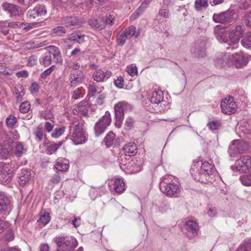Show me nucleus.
Segmentation results:
<instances>
[{
    "mask_svg": "<svg viewBox=\"0 0 251 251\" xmlns=\"http://www.w3.org/2000/svg\"><path fill=\"white\" fill-rule=\"evenodd\" d=\"M215 169L212 161H204L197 159L194 162L190 170L194 179L201 183H206L210 181V176Z\"/></svg>",
    "mask_w": 251,
    "mask_h": 251,
    "instance_id": "obj_1",
    "label": "nucleus"
},
{
    "mask_svg": "<svg viewBox=\"0 0 251 251\" xmlns=\"http://www.w3.org/2000/svg\"><path fill=\"white\" fill-rule=\"evenodd\" d=\"M55 241L58 247L57 251H71L77 245L76 239L72 237L59 236Z\"/></svg>",
    "mask_w": 251,
    "mask_h": 251,
    "instance_id": "obj_2",
    "label": "nucleus"
},
{
    "mask_svg": "<svg viewBox=\"0 0 251 251\" xmlns=\"http://www.w3.org/2000/svg\"><path fill=\"white\" fill-rule=\"evenodd\" d=\"M129 108V105L126 101L119 102L114 106L115 111V125L118 128H120L123 124L125 112Z\"/></svg>",
    "mask_w": 251,
    "mask_h": 251,
    "instance_id": "obj_3",
    "label": "nucleus"
},
{
    "mask_svg": "<svg viewBox=\"0 0 251 251\" xmlns=\"http://www.w3.org/2000/svg\"><path fill=\"white\" fill-rule=\"evenodd\" d=\"M251 147V145L248 142L235 140L229 146L228 152L230 156L236 155L248 151Z\"/></svg>",
    "mask_w": 251,
    "mask_h": 251,
    "instance_id": "obj_4",
    "label": "nucleus"
},
{
    "mask_svg": "<svg viewBox=\"0 0 251 251\" xmlns=\"http://www.w3.org/2000/svg\"><path fill=\"white\" fill-rule=\"evenodd\" d=\"M235 14V10L229 8L225 12L214 14L213 15V20L217 23L222 24H230L235 22V19L234 18Z\"/></svg>",
    "mask_w": 251,
    "mask_h": 251,
    "instance_id": "obj_5",
    "label": "nucleus"
},
{
    "mask_svg": "<svg viewBox=\"0 0 251 251\" xmlns=\"http://www.w3.org/2000/svg\"><path fill=\"white\" fill-rule=\"evenodd\" d=\"M12 164L2 163L0 170V182L1 183L10 182L14 172L18 169V166H12Z\"/></svg>",
    "mask_w": 251,
    "mask_h": 251,
    "instance_id": "obj_6",
    "label": "nucleus"
},
{
    "mask_svg": "<svg viewBox=\"0 0 251 251\" xmlns=\"http://www.w3.org/2000/svg\"><path fill=\"white\" fill-rule=\"evenodd\" d=\"M74 126L71 127L73 130L71 135V140L75 145L81 144L85 143L86 137L83 130L82 125L79 123L74 125Z\"/></svg>",
    "mask_w": 251,
    "mask_h": 251,
    "instance_id": "obj_7",
    "label": "nucleus"
},
{
    "mask_svg": "<svg viewBox=\"0 0 251 251\" xmlns=\"http://www.w3.org/2000/svg\"><path fill=\"white\" fill-rule=\"evenodd\" d=\"M111 123V114L109 112L106 111L105 114L95 124L94 130L96 136H98L103 133Z\"/></svg>",
    "mask_w": 251,
    "mask_h": 251,
    "instance_id": "obj_8",
    "label": "nucleus"
},
{
    "mask_svg": "<svg viewBox=\"0 0 251 251\" xmlns=\"http://www.w3.org/2000/svg\"><path fill=\"white\" fill-rule=\"evenodd\" d=\"M160 189L162 193L170 197H177L180 191V187L178 184L167 183L164 181L160 182Z\"/></svg>",
    "mask_w": 251,
    "mask_h": 251,
    "instance_id": "obj_9",
    "label": "nucleus"
},
{
    "mask_svg": "<svg viewBox=\"0 0 251 251\" xmlns=\"http://www.w3.org/2000/svg\"><path fill=\"white\" fill-rule=\"evenodd\" d=\"M250 58V56L242 52L234 53L230 55L231 65H233L236 68H241L248 64Z\"/></svg>",
    "mask_w": 251,
    "mask_h": 251,
    "instance_id": "obj_10",
    "label": "nucleus"
},
{
    "mask_svg": "<svg viewBox=\"0 0 251 251\" xmlns=\"http://www.w3.org/2000/svg\"><path fill=\"white\" fill-rule=\"evenodd\" d=\"M222 111L228 115L235 112L237 109V104L232 97H229L223 100L221 103Z\"/></svg>",
    "mask_w": 251,
    "mask_h": 251,
    "instance_id": "obj_11",
    "label": "nucleus"
},
{
    "mask_svg": "<svg viewBox=\"0 0 251 251\" xmlns=\"http://www.w3.org/2000/svg\"><path fill=\"white\" fill-rule=\"evenodd\" d=\"M132 159L133 158H121V159L119 160L121 168L124 170L126 169L131 173L140 172L139 165L133 166V164L137 161Z\"/></svg>",
    "mask_w": 251,
    "mask_h": 251,
    "instance_id": "obj_12",
    "label": "nucleus"
},
{
    "mask_svg": "<svg viewBox=\"0 0 251 251\" xmlns=\"http://www.w3.org/2000/svg\"><path fill=\"white\" fill-rule=\"evenodd\" d=\"M233 170L246 172L251 169V158H240L236 160L234 165L231 166Z\"/></svg>",
    "mask_w": 251,
    "mask_h": 251,
    "instance_id": "obj_13",
    "label": "nucleus"
},
{
    "mask_svg": "<svg viewBox=\"0 0 251 251\" xmlns=\"http://www.w3.org/2000/svg\"><path fill=\"white\" fill-rule=\"evenodd\" d=\"M205 47L206 43L204 41H197L191 49V52L196 57H203L206 55Z\"/></svg>",
    "mask_w": 251,
    "mask_h": 251,
    "instance_id": "obj_14",
    "label": "nucleus"
},
{
    "mask_svg": "<svg viewBox=\"0 0 251 251\" xmlns=\"http://www.w3.org/2000/svg\"><path fill=\"white\" fill-rule=\"evenodd\" d=\"M214 63L217 68H223L226 66H230V55L227 53H219L216 55L214 59Z\"/></svg>",
    "mask_w": 251,
    "mask_h": 251,
    "instance_id": "obj_15",
    "label": "nucleus"
},
{
    "mask_svg": "<svg viewBox=\"0 0 251 251\" xmlns=\"http://www.w3.org/2000/svg\"><path fill=\"white\" fill-rule=\"evenodd\" d=\"M244 30L240 25H237L229 34V40L230 44H233V45H236L238 43L240 38L243 36Z\"/></svg>",
    "mask_w": 251,
    "mask_h": 251,
    "instance_id": "obj_16",
    "label": "nucleus"
},
{
    "mask_svg": "<svg viewBox=\"0 0 251 251\" xmlns=\"http://www.w3.org/2000/svg\"><path fill=\"white\" fill-rule=\"evenodd\" d=\"M214 33L217 40L220 42L227 43L230 44L229 37L225 28L221 25H217L214 29Z\"/></svg>",
    "mask_w": 251,
    "mask_h": 251,
    "instance_id": "obj_17",
    "label": "nucleus"
},
{
    "mask_svg": "<svg viewBox=\"0 0 251 251\" xmlns=\"http://www.w3.org/2000/svg\"><path fill=\"white\" fill-rule=\"evenodd\" d=\"M84 78V74L82 71H72L69 80L71 86H75L81 83Z\"/></svg>",
    "mask_w": 251,
    "mask_h": 251,
    "instance_id": "obj_18",
    "label": "nucleus"
},
{
    "mask_svg": "<svg viewBox=\"0 0 251 251\" xmlns=\"http://www.w3.org/2000/svg\"><path fill=\"white\" fill-rule=\"evenodd\" d=\"M11 210L10 201L5 196V194L0 192V212L5 214L9 213Z\"/></svg>",
    "mask_w": 251,
    "mask_h": 251,
    "instance_id": "obj_19",
    "label": "nucleus"
},
{
    "mask_svg": "<svg viewBox=\"0 0 251 251\" xmlns=\"http://www.w3.org/2000/svg\"><path fill=\"white\" fill-rule=\"evenodd\" d=\"M111 75V72L109 71L103 72L101 70H97L93 75L94 79L97 82H101L107 80Z\"/></svg>",
    "mask_w": 251,
    "mask_h": 251,
    "instance_id": "obj_20",
    "label": "nucleus"
},
{
    "mask_svg": "<svg viewBox=\"0 0 251 251\" xmlns=\"http://www.w3.org/2000/svg\"><path fill=\"white\" fill-rule=\"evenodd\" d=\"M47 49L49 52L50 54H51L53 55L54 62L56 63L62 62V58L61 52L57 47L49 46L47 47Z\"/></svg>",
    "mask_w": 251,
    "mask_h": 251,
    "instance_id": "obj_21",
    "label": "nucleus"
},
{
    "mask_svg": "<svg viewBox=\"0 0 251 251\" xmlns=\"http://www.w3.org/2000/svg\"><path fill=\"white\" fill-rule=\"evenodd\" d=\"M137 146L134 142L128 143L123 148L125 155L129 157L135 156L137 152Z\"/></svg>",
    "mask_w": 251,
    "mask_h": 251,
    "instance_id": "obj_22",
    "label": "nucleus"
},
{
    "mask_svg": "<svg viewBox=\"0 0 251 251\" xmlns=\"http://www.w3.org/2000/svg\"><path fill=\"white\" fill-rule=\"evenodd\" d=\"M4 10L8 12L11 16H17L19 14L20 8L16 5L8 2H4L2 4Z\"/></svg>",
    "mask_w": 251,
    "mask_h": 251,
    "instance_id": "obj_23",
    "label": "nucleus"
},
{
    "mask_svg": "<svg viewBox=\"0 0 251 251\" xmlns=\"http://www.w3.org/2000/svg\"><path fill=\"white\" fill-rule=\"evenodd\" d=\"M88 23L92 27L96 29L101 30L104 28L103 18L102 17L92 19L89 21Z\"/></svg>",
    "mask_w": 251,
    "mask_h": 251,
    "instance_id": "obj_24",
    "label": "nucleus"
},
{
    "mask_svg": "<svg viewBox=\"0 0 251 251\" xmlns=\"http://www.w3.org/2000/svg\"><path fill=\"white\" fill-rule=\"evenodd\" d=\"M31 178V173L27 170H22L19 174V182L21 185H25Z\"/></svg>",
    "mask_w": 251,
    "mask_h": 251,
    "instance_id": "obj_25",
    "label": "nucleus"
},
{
    "mask_svg": "<svg viewBox=\"0 0 251 251\" xmlns=\"http://www.w3.org/2000/svg\"><path fill=\"white\" fill-rule=\"evenodd\" d=\"M186 229L191 232L193 236H195L197 234V232L199 230V226L198 224L194 221H188L185 224Z\"/></svg>",
    "mask_w": 251,
    "mask_h": 251,
    "instance_id": "obj_26",
    "label": "nucleus"
},
{
    "mask_svg": "<svg viewBox=\"0 0 251 251\" xmlns=\"http://www.w3.org/2000/svg\"><path fill=\"white\" fill-rule=\"evenodd\" d=\"M163 99V93L161 90H158L152 93L150 101L152 103L158 104L162 101Z\"/></svg>",
    "mask_w": 251,
    "mask_h": 251,
    "instance_id": "obj_27",
    "label": "nucleus"
},
{
    "mask_svg": "<svg viewBox=\"0 0 251 251\" xmlns=\"http://www.w3.org/2000/svg\"><path fill=\"white\" fill-rule=\"evenodd\" d=\"M64 24L66 27L70 28L80 25L78 19L73 17L65 18L64 20Z\"/></svg>",
    "mask_w": 251,
    "mask_h": 251,
    "instance_id": "obj_28",
    "label": "nucleus"
},
{
    "mask_svg": "<svg viewBox=\"0 0 251 251\" xmlns=\"http://www.w3.org/2000/svg\"><path fill=\"white\" fill-rule=\"evenodd\" d=\"M113 189L118 194L123 193L125 190V183L123 179L120 178L116 179L114 181Z\"/></svg>",
    "mask_w": 251,
    "mask_h": 251,
    "instance_id": "obj_29",
    "label": "nucleus"
},
{
    "mask_svg": "<svg viewBox=\"0 0 251 251\" xmlns=\"http://www.w3.org/2000/svg\"><path fill=\"white\" fill-rule=\"evenodd\" d=\"M125 33L126 34V36L129 38H130L132 37L135 38H137L140 33V31L139 30H136V28L133 26H130L127 28H126L124 30Z\"/></svg>",
    "mask_w": 251,
    "mask_h": 251,
    "instance_id": "obj_30",
    "label": "nucleus"
},
{
    "mask_svg": "<svg viewBox=\"0 0 251 251\" xmlns=\"http://www.w3.org/2000/svg\"><path fill=\"white\" fill-rule=\"evenodd\" d=\"M152 0H144L140 7L138 8L137 10V13L133 14L131 17L130 19L132 20H135L139 13L142 12L148 6L149 4L151 2Z\"/></svg>",
    "mask_w": 251,
    "mask_h": 251,
    "instance_id": "obj_31",
    "label": "nucleus"
},
{
    "mask_svg": "<svg viewBox=\"0 0 251 251\" xmlns=\"http://www.w3.org/2000/svg\"><path fill=\"white\" fill-rule=\"evenodd\" d=\"M88 101L83 100L80 102L77 106V110L82 115H86L88 110Z\"/></svg>",
    "mask_w": 251,
    "mask_h": 251,
    "instance_id": "obj_32",
    "label": "nucleus"
},
{
    "mask_svg": "<svg viewBox=\"0 0 251 251\" xmlns=\"http://www.w3.org/2000/svg\"><path fill=\"white\" fill-rule=\"evenodd\" d=\"M115 140V134L110 131L108 132L104 138V142L107 147H110L113 145Z\"/></svg>",
    "mask_w": 251,
    "mask_h": 251,
    "instance_id": "obj_33",
    "label": "nucleus"
},
{
    "mask_svg": "<svg viewBox=\"0 0 251 251\" xmlns=\"http://www.w3.org/2000/svg\"><path fill=\"white\" fill-rule=\"evenodd\" d=\"M125 81L124 80V79L123 76H119L117 77L116 79H115L114 80V83L116 87H117L119 88H125ZM132 84H129L128 85H126L125 87V89H130L132 88Z\"/></svg>",
    "mask_w": 251,
    "mask_h": 251,
    "instance_id": "obj_34",
    "label": "nucleus"
},
{
    "mask_svg": "<svg viewBox=\"0 0 251 251\" xmlns=\"http://www.w3.org/2000/svg\"><path fill=\"white\" fill-rule=\"evenodd\" d=\"M66 32V29L62 26H58L51 29L50 34L53 37L62 36Z\"/></svg>",
    "mask_w": 251,
    "mask_h": 251,
    "instance_id": "obj_35",
    "label": "nucleus"
},
{
    "mask_svg": "<svg viewBox=\"0 0 251 251\" xmlns=\"http://www.w3.org/2000/svg\"><path fill=\"white\" fill-rule=\"evenodd\" d=\"M84 35L80 33L75 32L70 34L68 37V39L71 41H75L79 44L84 42Z\"/></svg>",
    "mask_w": 251,
    "mask_h": 251,
    "instance_id": "obj_36",
    "label": "nucleus"
},
{
    "mask_svg": "<svg viewBox=\"0 0 251 251\" xmlns=\"http://www.w3.org/2000/svg\"><path fill=\"white\" fill-rule=\"evenodd\" d=\"M62 143L59 142L58 144L51 143L48 146L46 151L48 154L51 155L54 153L57 149L61 146Z\"/></svg>",
    "mask_w": 251,
    "mask_h": 251,
    "instance_id": "obj_37",
    "label": "nucleus"
},
{
    "mask_svg": "<svg viewBox=\"0 0 251 251\" xmlns=\"http://www.w3.org/2000/svg\"><path fill=\"white\" fill-rule=\"evenodd\" d=\"M241 44L246 48H251V31L247 33L241 41Z\"/></svg>",
    "mask_w": 251,
    "mask_h": 251,
    "instance_id": "obj_38",
    "label": "nucleus"
},
{
    "mask_svg": "<svg viewBox=\"0 0 251 251\" xmlns=\"http://www.w3.org/2000/svg\"><path fill=\"white\" fill-rule=\"evenodd\" d=\"M240 180L242 184L246 186H251V173L240 176Z\"/></svg>",
    "mask_w": 251,
    "mask_h": 251,
    "instance_id": "obj_39",
    "label": "nucleus"
},
{
    "mask_svg": "<svg viewBox=\"0 0 251 251\" xmlns=\"http://www.w3.org/2000/svg\"><path fill=\"white\" fill-rule=\"evenodd\" d=\"M50 220V216L49 212H42L38 222L41 223L43 226L47 225Z\"/></svg>",
    "mask_w": 251,
    "mask_h": 251,
    "instance_id": "obj_40",
    "label": "nucleus"
},
{
    "mask_svg": "<svg viewBox=\"0 0 251 251\" xmlns=\"http://www.w3.org/2000/svg\"><path fill=\"white\" fill-rule=\"evenodd\" d=\"M27 149L21 143H18L15 147V154L18 156H21L24 155L26 152Z\"/></svg>",
    "mask_w": 251,
    "mask_h": 251,
    "instance_id": "obj_41",
    "label": "nucleus"
},
{
    "mask_svg": "<svg viewBox=\"0 0 251 251\" xmlns=\"http://www.w3.org/2000/svg\"><path fill=\"white\" fill-rule=\"evenodd\" d=\"M33 134L35 137L36 140L38 142H41L44 136L42 127L38 126L34 131Z\"/></svg>",
    "mask_w": 251,
    "mask_h": 251,
    "instance_id": "obj_42",
    "label": "nucleus"
},
{
    "mask_svg": "<svg viewBox=\"0 0 251 251\" xmlns=\"http://www.w3.org/2000/svg\"><path fill=\"white\" fill-rule=\"evenodd\" d=\"M208 5V0H196L195 2V7L197 10L206 8Z\"/></svg>",
    "mask_w": 251,
    "mask_h": 251,
    "instance_id": "obj_43",
    "label": "nucleus"
},
{
    "mask_svg": "<svg viewBox=\"0 0 251 251\" xmlns=\"http://www.w3.org/2000/svg\"><path fill=\"white\" fill-rule=\"evenodd\" d=\"M158 15L163 18H169L170 14L167 6H162L159 9Z\"/></svg>",
    "mask_w": 251,
    "mask_h": 251,
    "instance_id": "obj_44",
    "label": "nucleus"
},
{
    "mask_svg": "<svg viewBox=\"0 0 251 251\" xmlns=\"http://www.w3.org/2000/svg\"><path fill=\"white\" fill-rule=\"evenodd\" d=\"M69 165L67 163L58 161L55 164V168L59 171L63 172L67 170Z\"/></svg>",
    "mask_w": 251,
    "mask_h": 251,
    "instance_id": "obj_45",
    "label": "nucleus"
},
{
    "mask_svg": "<svg viewBox=\"0 0 251 251\" xmlns=\"http://www.w3.org/2000/svg\"><path fill=\"white\" fill-rule=\"evenodd\" d=\"M64 131L65 127L64 126L56 128L52 132L51 135L54 138H58L64 133Z\"/></svg>",
    "mask_w": 251,
    "mask_h": 251,
    "instance_id": "obj_46",
    "label": "nucleus"
},
{
    "mask_svg": "<svg viewBox=\"0 0 251 251\" xmlns=\"http://www.w3.org/2000/svg\"><path fill=\"white\" fill-rule=\"evenodd\" d=\"M83 94V90L82 88H78L73 92L72 98L75 100H77L82 98Z\"/></svg>",
    "mask_w": 251,
    "mask_h": 251,
    "instance_id": "obj_47",
    "label": "nucleus"
},
{
    "mask_svg": "<svg viewBox=\"0 0 251 251\" xmlns=\"http://www.w3.org/2000/svg\"><path fill=\"white\" fill-rule=\"evenodd\" d=\"M236 251H251V241L245 242Z\"/></svg>",
    "mask_w": 251,
    "mask_h": 251,
    "instance_id": "obj_48",
    "label": "nucleus"
},
{
    "mask_svg": "<svg viewBox=\"0 0 251 251\" xmlns=\"http://www.w3.org/2000/svg\"><path fill=\"white\" fill-rule=\"evenodd\" d=\"M244 22L246 26L251 29V12L247 11L244 16Z\"/></svg>",
    "mask_w": 251,
    "mask_h": 251,
    "instance_id": "obj_49",
    "label": "nucleus"
},
{
    "mask_svg": "<svg viewBox=\"0 0 251 251\" xmlns=\"http://www.w3.org/2000/svg\"><path fill=\"white\" fill-rule=\"evenodd\" d=\"M41 62L46 67L50 66L52 62L51 56L50 54L43 56L41 59Z\"/></svg>",
    "mask_w": 251,
    "mask_h": 251,
    "instance_id": "obj_50",
    "label": "nucleus"
},
{
    "mask_svg": "<svg viewBox=\"0 0 251 251\" xmlns=\"http://www.w3.org/2000/svg\"><path fill=\"white\" fill-rule=\"evenodd\" d=\"M30 108V104L28 101L23 102L20 105V111L21 113H26Z\"/></svg>",
    "mask_w": 251,
    "mask_h": 251,
    "instance_id": "obj_51",
    "label": "nucleus"
},
{
    "mask_svg": "<svg viewBox=\"0 0 251 251\" xmlns=\"http://www.w3.org/2000/svg\"><path fill=\"white\" fill-rule=\"evenodd\" d=\"M46 25V23L45 22H37L34 23L30 24L28 26H25L24 28V30L25 31H27L30 29H32L34 27H37L39 26H42Z\"/></svg>",
    "mask_w": 251,
    "mask_h": 251,
    "instance_id": "obj_52",
    "label": "nucleus"
},
{
    "mask_svg": "<svg viewBox=\"0 0 251 251\" xmlns=\"http://www.w3.org/2000/svg\"><path fill=\"white\" fill-rule=\"evenodd\" d=\"M16 118L11 115L9 116L6 120V125L9 127H13L16 123Z\"/></svg>",
    "mask_w": 251,
    "mask_h": 251,
    "instance_id": "obj_53",
    "label": "nucleus"
},
{
    "mask_svg": "<svg viewBox=\"0 0 251 251\" xmlns=\"http://www.w3.org/2000/svg\"><path fill=\"white\" fill-rule=\"evenodd\" d=\"M99 89L94 83L90 84L88 87L89 95L91 97L94 96Z\"/></svg>",
    "mask_w": 251,
    "mask_h": 251,
    "instance_id": "obj_54",
    "label": "nucleus"
},
{
    "mask_svg": "<svg viewBox=\"0 0 251 251\" xmlns=\"http://www.w3.org/2000/svg\"><path fill=\"white\" fill-rule=\"evenodd\" d=\"M115 19V16L114 15L109 14L106 17V19H103V23L104 24V27L106 25H109L111 26L113 24V22Z\"/></svg>",
    "mask_w": 251,
    "mask_h": 251,
    "instance_id": "obj_55",
    "label": "nucleus"
},
{
    "mask_svg": "<svg viewBox=\"0 0 251 251\" xmlns=\"http://www.w3.org/2000/svg\"><path fill=\"white\" fill-rule=\"evenodd\" d=\"M209 129L212 131L218 129L221 126V123L217 121H212L207 124Z\"/></svg>",
    "mask_w": 251,
    "mask_h": 251,
    "instance_id": "obj_56",
    "label": "nucleus"
},
{
    "mask_svg": "<svg viewBox=\"0 0 251 251\" xmlns=\"http://www.w3.org/2000/svg\"><path fill=\"white\" fill-rule=\"evenodd\" d=\"M128 39L129 38L126 36V34L124 31L119 35V37L117 38V43L119 45H123L126 43V40Z\"/></svg>",
    "mask_w": 251,
    "mask_h": 251,
    "instance_id": "obj_57",
    "label": "nucleus"
},
{
    "mask_svg": "<svg viewBox=\"0 0 251 251\" xmlns=\"http://www.w3.org/2000/svg\"><path fill=\"white\" fill-rule=\"evenodd\" d=\"M126 71L128 74L130 76H134L137 73V69L136 67L133 65L127 66L126 68Z\"/></svg>",
    "mask_w": 251,
    "mask_h": 251,
    "instance_id": "obj_58",
    "label": "nucleus"
},
{
    "mask_svg": "<svg viewBox=\"0 0 251 251\" xmlns=\"http://www.w3.org/2000/svg\"><path fill=\"white\" fill-rule=\"evenodd\" d=\"M36 11L39 16L45 15L47 13L46 7L43 5H38L36 7Z\"/></svg>",
    "mask_w": 251,
    "mask_h": 251,
    "instance_id": "obj_59",
    "label": "nucleus"
},
{
    "mask_svg": "<svg viewBox=\"0 0 251 251\" xmlns=\"http://www.w3.org/2000/svg\"><path fill=\"white\" fill-rule=\"evenodd\" d=\"M55 66L54 65L51 66L45 71H44L41 75V77L42 78H46L48 75H49L53 71Z\"/></svg>",
    "mask_w": 251,
    "mask_h": 251,
    "instance_id": "obj_60",
    "label": "nucleus"
},
{
    "mask_svg": "<svg viewBox=\"0 0 251 251\" xmlns=\"http://www.w3.org/2000/svg\"><path fill=\"white\" fill-rule=\"evenodd\" d=\"M27 16L29 18H32V19H35L38 16H39V15H38V14L37 13V11H36V9L35 7L32 10H29L27 12Z\"/></svg>",
    "mask_w": 251,
    "mask_h": 251,
    "instance_id": "obj_61",
    "label": "nucleus"
},
{
    "mask_svg": "<svg viewBox=\"0 0 251 251\" xmlns=\"http://www.w3.org/2000/svg\"><path fill=\"white\" fill-rule=\"evenodd\" d=\"M134 124V119L131 117H128L127 118L126 120V122L125 123V126L127 129H130L131 127L133 126Z\"/></svg>",
    "mask_w": 251,
    "mask_h": 251,
    "instance_id": "obj_62",
    "label": "nucleus"
},
{
    "mask_svg": "<svg viewBox=\"0 0 251 251\" xmlns=\"http://www.w3.org/2000/svg\"><path fill=\"white\" fill-rule=\"evenodd\" d=\"M27 161L25 159V158H18L17 161H16V164H15V163H11L12 164V166H18V168L19 166L22 165H25Z\"/></svg>",
    "mask_w": 251,
    "mask_h": 251,
    "instance_id": "obj_63",
    "label": "nucleus"
},
{
    "mask_svg": "<svg viewBox=\"0 0 251 251\" xmlns=\"http://www.w3.org/2000/svg\"><path fill=\"white\" fill-rule=\"evenodd\" d=\"M37 58L34 56H31L28 59L27 65L29 66H33L36 65Z\"/></svg>",
    "mask_w": 251,
    "mask_h": 251,
    "instance_id": "obj_64",
    "label": "nucleus"
}]
</instances>
